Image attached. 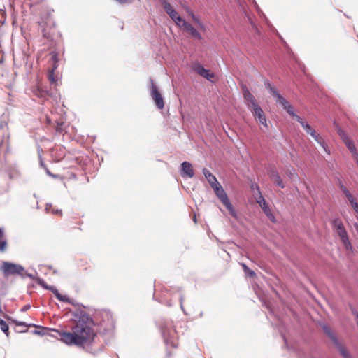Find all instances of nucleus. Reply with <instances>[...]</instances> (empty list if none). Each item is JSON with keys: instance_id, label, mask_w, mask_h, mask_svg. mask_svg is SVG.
<instances>
[{"instance_id": "obj_5", "label": "nucleus", "mask_w": 358, "mask_h": 358, "mask_svg": "<svg viewBox=\"0 0 358 358\" xmlns=\"http://www.w3.org/2000/svg\"><path fill=\"white\" fill-rule=\"evenodd\" d=\"M2 270L4 274L8 275L12 274H22V272L24 271V269L19 264L4 262L2 264Z\"/></svg>"}, {"instance_id": "obj_51", "label": "nucleus", "mask_w": 358, "mask_h": 358, "mask_svg": "<svg viewBox=\"0 0 358 358\" xmlns=\"http://www.w3.org/2000/svg\"><path fill=\"white\" fill-rule=\"evenodd\" d=\"M27 276L31 278H34L33 275L31 274H27Z\"/></svg>"}, {"instance_id": "obj_35", "label": "nucleus", "mask_w": 358, "mask_h": 358, "mask_svg": "<svg viewBox=\"0 0 358 358\" xmlns=\"http://www.w3.org/2000/svg\"><path fill=\"white\" fill-rule=\"evenodd\" d=\"M114 1L120 4H129V3H131L134 0H114Z\"/></svg>"}, {"instance_id": "obj_31", "label": "nucleus", "mask_w": 358, "mask_h": 358, "mask_svg": "<svg viewBox=\"0 0 358 358\" xmlns=\"http://www.w3.org/2000/svg\"><path fill=\"white\" fill-rule=\"evenodd\" d=\"M241 266L244 270V271L250 276L252 277L255 275V273L253 271H251L248 268V267L245 264H241Z\"/></svg>"}, {"instance_id": "obj_34", "label": "nucleus", "mask_w": 358, "mask_h": 358, "mask_svg": "<svg viewBox=\"0 0 358 358\" xmlns=\"http://www.w3.org/2000/svg\"><path fill=\"white\" fill-rule=\"evenodd\" d=\"M48 79L51 83H55L56 82L55 78L54 76V69L48 75Z\"/></svg>"}, {"instance_id": "obj_1", "label": "nucleus", "mask_w": 358, "mask_h": 358, "mask_svg": "<svg viewBox=\"0 0 358 358\" xmlns=\"http://www.w3.org/2000/svg\"><path fill=\"white\" fill-rule=\"evenodd\" d=\"M76 324L73 327L72 332H59L60 340L68 345H76L85 348L90 345L96 337L93 329V320L82 310L73 313Z\"/></svg>"}, {"instance_id": "obj_26", "label": "nucleus", "mask_w": 358, "mask_h": 358, "mask_svg": "<svg viewBox=\"0 0 358 358\" xmlns=\"http://www.w3.org/2000/svg\"><path fill=\"white\" fill-rule=\"evenodd\" d=\"M334 345L338 349L343 358H351L350 354L348 352L345 346L343 345L338 341L334 343Z\"/></svg>"}, {"instance_id": "obj_56", "label": "nucleus", "mask_w": 358, "mask_h": 358, "mask_svg": "<svg viewBox=\"0 0 358 358\" xmlns=\"http://www.w3.org/2000/svg\"><path fill=\"white\" fill-rule=\"evenodd\" d=\"M355 160H356V162H357V164L358 165V157H357V159H356Z\"/></svg>"}, {"instance_id": "obj_45", "label": "nucleus", "mask_w": 358, "mask_h": 358, "mask_svg": "<svg viewBox=\"0 0 358 358\" xmlns=\"http://www.w3.org/2000/svg\"><path fill=\"white\" fill-rule=\"evenodd\" d=\"M340 188L342 190V192H343L345 189H347L343 184H341Z\"/></svg>"}, {"instance_id": "obj_53", "label": "nucleus", "mask_w": 358, "mask_h": 358, "mask_svg": "<svg viewBox=\"0 0 358 358\" xmlns=\"http://www.w3.org/2000/svg\"><path fill=\"white\" fill-rule=\"evenodd\" d=\"M106 315L108 317H110V313H106Z\"/></svg>"}, {"instance_id": "obj_41", "label": "nucleus", "mask_w": 358, "mask_h": 358, "mask_svg": "<svg viewBox=\"0 0 358 358\" xmlns=\"http://www.w3.org/2000/svg\"><path fill=\"white\" fill-rule=\"evenodd\" d=\"M30 308V305H26L22 308V311H27Z\"/></svg>"}, {"instance_id": "obj_33", "label": "nucleus", "mask_w": 358, "mask_h": 358, "mask_svg": "<svg viewBox=\"0 0 358 358\" xmlns=\"http://www.w3.org/2000/svg\"><path fill=\"white\" fill-rule=\"evenodd\" d=\"M39 328L41 329L40 330H34L33 331V333L34 334H38V335H41V336L45 335L46 332L48 331V329L46 328L41 327H39Z\"/></svg>"}, {"instance_id": "obj_50", "label": "nucleus", "mask_w": 358, "mask_h": 358, "mask_svg": "<svg viewBox=\"0 0 358 358\" xmlns=\"http://www.w3.org/2000/svg\"><path fill=\"white\" fill-rule=\"evenodd\" d=\"M354 227H355V228L358 231V224H357V223H356V224H354Z\"/></svg>"}, {"instance_id": "obj_19", "label": "nucleus", "mask_w": 358, "mask_h": 358, "mask_svg": "<svg viewBox=\"0 0 358 358\" xmlns=\"http://www.w3.org/2000/svg\"><path fill=\"white\" fill-rule=\"evenodd\" d=\"M45 289L50 290L59 301L73 304L72 300L68 296L62 295L55 287H45Z\"/></svg>"}, {"instance_id": "obj_14", "label": "nucleus", "mask_w": 358, "mask_h": 358, "mask_svg": "<svg viewBox=\"0 0 358 358\" xmlns=\"http://www.w3.org/2000/svg\"><path fill=\"white\" fill-rule=\"evenodd\" d=\"M162 6L169 16V17L173 21L178 15V13L174 9L171 4L167 0H160Z\"/></svg>"}, {"instance_id": "obj_44", "label": "nucleus", "mask_w": 358, "mask_h": 358, "mask_svg": "<svg viewBox=\"0 0 358 358\" xmlns=\"http://www.w3.org/2000/svg\"><path fill=\"white\" fill-rule=\"evenodd\" d=\"M343 194L345 195V196H346L348 194H350V192L348 191V189H344V191H343Z\"/></svg>"}, {"instance_id": "obj_42", "label": "nucleus", "mask_w": 358, "mask_h": 358, "mask_svg": "<svg viewBox=\"0 0 358 358\" xmlns=\"http://www.w3.org/2000/svg\"><path fill=\"white\" fill-rule=\"evenodd\" d=\"M51 208H52V205L51 204H47L46 207H45L46 211L48 212Z\"/></svg>"}, {"instance_id": "obj_12", "label": "nucleus", "mask_w": 358, "mask_h": 358, "mask_svg": "<svg viewBox=\"0 0 358 358\" xmlns=\"http://www.w3.org/2000/svg\"><path fill=\"white\" fill-rule=\"evenodd\" d=\"M252 111L256 120L258 121L259 123L262 124L266 129H268V127L267 124L266 117L260 106L255 108V109L252 110Z\"/></svg>"}, {"instance_id": "obj_49", "label": "nucleus", "mask_w": 358, "mask_h": 358, "mask_svg": "<svg viewBox=\"0 0 358 358\" xmlns=\"http://www.w3.org/2000/svg\"><path fill=\"white\" fill-rule=\"evenodd\" d=\"M20 325H23V326H27V324H25V322H21L19 323Z\"/></svg>"}, {"instance_id": "obj_13", "label": "nucleus", "mask_w": 358, "mask_h": 358, "mask_svg": "<svg viewBox=\"0 0 358 358\" xmlns=\"http://www.w3.org/2000/svg\"><path fill=\"white\" fill-rule=\"evenodd\" d=\"M257 202L259 204L260 207L262 208V209L263 210L264 213L266 214L267 217L272 222H275V216L271 213L264 198L262 195H259V196L257 199Z\"/></svg>"}, {"instance_id": "obj_24", "label": "nucleus", "mask_w": 358, "mask_h": 358, "mask_svg": "<svg viewBox=\"0 0 358 358\" xmlns=\"http://www.w3.org/2000/svg\"><path fill=\"white\" fill-rule=\"evenodd\" d=\"M8 242L5 235L4 229L0 227V252H5L7 248Z\"/></svg>"}, {"instance_id": "obj_2", "label": "nucleus", "mask_w": 358, "mask_h": 358, "mask_svg": "<svg viewBox=\"0 0 358 358\" xmlns=\"http://www.w3.org/2000/svg\"><path fill=\"white\" fill-rule=\"evenodd\" d=\"M333 229L341 238L345 248L348 251H352V245L349 240L348 233L340 219L333 220Z\"/></svg>"}, {"instance_id": "obj_9", "label": "nucleus", "mask_w": 358, "mask_h": 358, "mask_svg": "<svg viewBox=\"0 0 358 358\" xmlns=\"http://www.w3.org/2000/svg\"><path fill=\"white\" fill-rule=\"evenodd\" d=\"M243 98L245 100L246 105L250 110H253L259 106L252 93L246 88L244 87L243 92Z\"/></svg>"}, {"instance_id": "obj_57", "label": "nucleus", "mask_w": 358, "mask_h": 358, "mask_svg": "<svg viewBox=\"0 0 358 358\" xmlns=\"http://www.w3.org/2000/svg\"><path fill=\"white\" fill-rule=\"evenodd\" d=\"M41 166H43V162H41Z\"/></svg>"}, {"instance_id": "obj_58", "label": "nucleus", "mask_w": 358, "mask_h": 358, "mask_svg": "<svg viewBox=\"0 0 358 358\" xmlns=\"http://www.w3.org/2000/svg\"><path fill=\"white\" fill-rule=\"evenodd\" d=\"M357 213H358V212H357Z\"/></svg>"}, {"instance_id": "obj_20", "label": "nucleus", "mask_w": 358, "mask_h": 358, "mask_svg": "<svg viewBox=\"0 0 358 358\" xmlns=\"http://www.w3.org/2000/svg\"><path fill=\"white\" fill-rule=\"evenodd\" d=\"M202 172L212 188L220 184L216 177L208 169L203 168Z\"/></svg>"}, {"instance_id": "obj_15", "label": "nucleus", "mask_w": 358, "mask_h": 358, "mask_svg": "<svg viewBox=\"0 0 358 358\" xmlns=\"http://www.w3.org/2000/svg\"><path fill=\"white\" fill-rule=\"evenodd\" d=\"M185 10L192 20L199 27V28L201 31H205L206 26L204 23L199 19V16L196 15L193 10L189 7H185Z\"/></svg>"}, {"instance_id": "obj_47", "label": "nucleus", "mask_w": 358, "mask_h": 358, "mask_svg": "<svg viewBox=\"0 0 358 358\" xmlns=\"http://www.w3.org/2000/svg\"><path fill=\"white\" fill-rule=\"evenodd\" d=\"M352 313L356 316V313H357V310L355 308H352Z\"/></svg>"}, {"instance_id": "obj_28", "label": "nucleus", "mask_w": 358, "mask_h": 358, "mask_svg": "<svg viewBox=\"0 0 358 358\" xmlns=\"http://www.w3.org/2000/svg\"><path fill=\"white\" fill-rule=\"evenodd\" d=\"M324 331L325 334L331 340L333 343H336V341H338V338H336V336L334 335V334L331 331V329L328 327L324 326Z\"/></svg>"}, {"instance_id": "obj_18", "label": "nucleus", "mask_w": 358, "mask_h": 358, "mask_svg": "<svg viewBox=\"0 0 358 358\" xmlns=\"http://www.w3.org/2000/svg\"><path fill=\"white\" fill-rule=\"evenodd\" d=\"M181 176L193 178L194 176L192 164L188 162H184L181 164Z\"/></svg>"}, {"instance_id": "obj_32", "label": "nucleus", "mask_w": 358, "mask_h": 358, "mask_svg": "<svg viewBox=\"0 0 358 358\" xmlns=\"http://www.w3.org/2000/svg\"><path fill=\"white\" fill-rule=\"evenodd\" d=\"M34 94L38 97H45L48 94L47 92L37 89L34 92Z\"/></svg>"}, {"instance_id": "obj_21", "label": "nucleus", "mask_w": 358, "mask_h": 358, "mask_svg": "<svg viewBox=\"0 0 358 358\" xmlns=\"http://www.w3.org/2000/svg\"><path fill=\"white\" fill-rule=\"evenodd\" d=\"M314 140L324 149V150L327 153L330 154V150L326 145V143L323 138L316 133L315 131L313 134L310 135Z\"/></svg>"}, {"instance_id": "obj_43", "label": "nucleus", "mask_w": 358, "mask_h": 358, "mask_svg": "<svg viewBox=\"0 0 358 358\" xmlns=\"http://www.w3.org/2000/svg\"><path fill=\"white\" fill-rule=\"evenodd\" d=\"M52 58L55 62H57V55L55 53L52 54Z\"/></svg>"}, {"instance_id": "obj_40", "label": "nucleus", "mask_w": 358, "mask_h": 358, "mask_svg": "<svg viewBox=\"0 0 358 358\" xmlns=\"http://www.w3.org/2000/svg\"><path fill=\"white\" fill-rule=\"evenodd\" d=\"M45 171H46V173L48 175H49L50 176H51L52 178H56L57 177L56 175L52 174L47 168H45Z\"/></svg>"}, {"instance_id": "obj_52", "label": "nucleus", "mask_w": 358, "mask_h": 358, "mask_svg": "<svg viewBox=\"0 0 358 358\" xmlns=\"http://www.w3.org/2000/svg\"><path fill=\"white\" fill-rule=\"evenodd\" d=\"M40 284H41L43 287H45H45H48V285H44L43 283H40Z\"/></svg>"}, {"instance_id": "obj_6", "label": "nucleus", "mask_w": 358, "mask_h": 358, "mask_svg": "<svg viewBox=\"0 0 358 358\" xmlns=\"http://www.w3.org/2000/svg\"><path fill=\"white\" fill-rule=\"evenodd\" d=\"M338 134L341 138L343 143L345 144L348 150L351 152L352 156L356 159L358 157V153L356 150V148L353 143V141H351L349 137L346 135V134L341 129L338 130Z\"/></svg>"}, {"instance_id": "obj_55", "label": "nucleus", "mask_w": 358, "mask_h": 358, "mask_svg": "<svg viewBox=\"0 0 358 358\" xmlns=\"http://www.w3.org/2000/svg\"><path fill=\"white\" fill-rule=\"evenodd\" d=\"M60 130V128L58 126V127L57 128V131H59Z\"/></svg>"}, {"instance_id": "obj_27", "label": "nucleus", "mask_w": 358, "mask_h": 358, "mask_svg": "<svg viewBox=\"0 0 358 358\" xmlns=\"http://www.w3.org/2000/svg\"><path fill=\"white\" fill-rule=\"evenodd\" d=\"M8 175L10 179H16L20 177V172L16 166H12L8 169Z\"/></svg>"}, {"instance_id": "obj_16", "label": "nucleus", "mask_w": 358, "mask_h": 358, "mask_svg": "<svg viewBox=\"0 0 358 358\" xmlns=\"http://www.w3.org/2000/svg\"><path fill=\"white\" fill-rule=\"evenodd\" d=\"M182 29L193 38L198 40L202 39L201 34L189 22H187V23H184Z\"/></svg>"}, {"instance_id": "obj_37", "label": "nucleus", "mask_w": 358, "mask_h": 358, "mask_svg": "<svg viewBox=\"0 0 358 358\" xmlns=\"http://www.w3.org/2000/svg\"><path fill=\"white\" fill-rule=\"evenodd\" d=\"M346 197H347V199H348V201L350 202V203H353L354 201H355V199H354V197L352 196V194H351V193L348 194L346 196Z\"/></svg>"}, {"instance_id": "obj_38", "label": "nucleus", "mask_w": 358, "mask_h": 358, "mask_svg": "<svg viewBox=\"0 0 358 358\" xmlns=\"http://www.w3.org/2000/svg\"><path fill=\"white\" fill-rule=\"evenodd\" d=\"M352 208L358 213V203L355 201L353 203H350Z\"/></svg>"}, {"instance_id": "obj_7", "label": "nucleus", "mask_w": 358, "mask_h": 358, "mask_svg": "<svg viewBox=\"0 0 358 358\" xmlns=\"http://www.w3.org/2000/svg\"><path fill=\"white\" fill-rule=\"evenodd\" d=\"M162 331L166 345L169 347L176 348L178 346V341L174 338V331L163 328Z\"/></svg>"}, {"instance_id": "obj_10", "label": "nucleus", "mask_w": 358, "mask_h": 358, "mask_svg": "<svg viewBox=\"0 0 358 358\" xmlns=\"http://www.w3.org/2000/svg\"><path fill=\"white\" fill-rule=\"evenodd\" d=\"M243 98L245 100L246 105L250 110H253L259 106L252 93L246 88L244 87L243 92Z\"/></svg>"}, {"instance_id": "obj_17", "label": "nucleus", "mask_w": 358, "mask_h": 358, "mask_svg": "<svg viewBox=\"0 0 358 358\" xmlns=\"http://www.w3.org/2000/svg\"><path fill=\"white\" fill-rule=\"evenodd\" d=\"M292 117L296 120L297 115L295 114L294 108L282 96L276 101Z\"/></svg>"}, {"instance_id": "obj_29", "label": "nucleus", "mask_w": 358, "mask_h": 358, "mask_svg": "<svg viewBox=\"0 0 358 358\" xmlns=\"http://www.w3.org/2000/svg\"><path fill=\"white\" fill-rule=\"evenodd\" d=\"M173 22L176 26L180 29L183 28L184 23H187V21H185L180 15H178L176 19H174Z\"/></svg>"}, {"instance_id": "obj_22", "label": "nucleus", "mask_w": 358, "mask_h": 358, "mask_svg": "<svg viewBox=\"0 0 358 358\" xmlns=\"http://www.w3.org/2000/svg\"><path fill=\"white\" fill-rule=\"evenodd\" d=\"M264 85L269 90L271 94L275 99L276 101L282 96L275 87L268 80H264Z\"/></svg>"}, {"instance_id": "obj_23", "label": "nucleus", "mask_w": 358, "mask_h": 358, "mask_svg": "<svg viewBox=\"0 0 358 358\" xmlns=\"http://www.w3.org/2000/svg\"><path fill=\"white\" fill-rule=\"evenodd\" d=\"M269 176L271 178V180L279 187L281 188H284L285 185L282 182V179L280 178L278 173L275 170H271L269 171Z\"/></svg>"}, {"instance_id": "obj_4", "label": "nucleus", "mask_w": 358, "mask_h": 358, "mask_svg": "<svg viewBox=\"0 0 358 358\" xmlns=\"http://www.w3.org/2000/svg\"><path fill=\"white\" fill-rule=\"evenodd\" d=\"M150 96L157 108L159 110L163 109L164 107V99L152 80H150Z\"/></svg>"}, {"instance_id": "obj_46", "label": "nucleus", "mask_w": 358, "mask_h": 358, "mask_svg": "<svg viewBox=\"0 0 358 358\" xmlns=\"http://www.w3.org/2000/svg\"><path fill=\"white\" fill-rule=\"evenodd\" d=\"M52 213L53 214H57V213H61V210H52Z\"/></svg>"}, {"instance_id": "obj_36", "label": "nucleus", "mask_w": 358, "mask_h": 358, "mask_svg": "<svg viewBox=\"0 0 358 358\" xmlns=\"http://www.w3.org/2000/svg\"><path fill=\"white\" fill-rule=\"evenodd\" d=\"M8 127V124L6 121H0V129H6Z\"/></svg>"}, {"instance_id": "obj_8", "label": "nucleus", "mask_w": 358, "mask_h": 358, "mask_svg": "<svg viewBox=\"0 0 358 358\" xmlns=\"http://www.w3.org/2000/svg\"><path fill=\"white\" fill-rule=\"evenodd\" d=\"M243 98L245 100L246 105L250 110H253L259 106L252 93L246 88L244 87L243 92Z\"/></svg>"}, {"instance_id": "obj_30", "label": "nucleus", "mask_w": 358, "mask_h": 358, "mask_svg": "<svg viewBox=\"0 0 358 358\" xmlns=\"http://www.w3.org/2000/svg\"><path fill=\"white\" fill-rule=\"evenodd\" d=\"M0 327L1 329L8 336L9 327L8 324L2 319H0Z\"/></svg>"}, {"instance_id": "obj_25", "label": "nucleus", "mask_w": 358, "mask_h": 358, "mask_svg": "<svg viewBox=\"0 0 358 358\" xmlns=\"http://www.w3.org/2000/svg\"><path fill=\"white\" fill-rule=\"evenodd\" d=\"M296 121L301 124V127L308 134L311 135L315 131L308 123L301 119L299 116L296 117Z\"/></svg>"}, {"instance_id": "obj_48", "label": "nucleus", "mask_w": 358, "mask_h": 358, "mask_svg": "<svg viewBox=\"0 0 358 358\" xmlns=\"http://www.w3.org/2000/svg\"><path fill=\"white\" fill-rule=\"evenodd\" d=\"M357 325L358 327V313H356Z\"/></svg>"}, {"instance_id": "obj_3", "label": "nucleus", "mask_w": 358, "mask_h": 358, "mask_svg": "<svg viewBox=\"0 0 358 358\" xmlns=\"http://www.w3.org/2000/svg\"><path fill=\"white\" fill-rule=\"evenodd\" d=\"M213 189L215 192V195L217 197L220 199V201L222 203V204L227 208V209L229 210L231 215L234 217H237V213L236 210H234L232 204L230 202L229 199L228 198V196L225 191L224 190L223 187L220 184L215 186Z\"/></svg>"}, {"instance_id": "obj_54", "label": "nucleus", "mask_w": 358, "mask_h": 358, "mask_svg": "<svg viewBox=\"0 0 358 358\" xmlns=\"http://www.w3.org/2000/svg\"><path fill=\"white\" fill-rule=\"evenodd\" d=\"M194 222H196V218L195 216H194Z\"/></svg>"}, {"instance_id": "obj_11", "label": "nucleus", "mask_w": 358, "mask_h": 358, "mask_svg": "<svg viewBox=\"0 0 358 358\" xmlns=\"http://www.w3.org/2000/svg\"><path fill=\"white\" fill-rule=\"evenodd\" d=\"M192 69L199 73L200 76L206 78L208 80L211 81L215 77L214 73H210L209 70L206 69L201 64L195 63L192 65Z\"/></svg>"}, {"instance_id": "obj_39", "label": "nucleus", "mask_w": 358, "mask_h": 358, "mask_svg": "<svg viewBox=\"0 0 358 358\" xmlns=\"http://www.w3.org/2000/svg\"><path fill=\"white\" fill-rule=\"evenodd\" d=\"M183 301H184V297H183V296L181 295L180 296V308H181L182 310L185 313V311L184 307H183Z\"/></svg>"}]
</instances>
